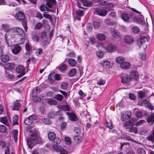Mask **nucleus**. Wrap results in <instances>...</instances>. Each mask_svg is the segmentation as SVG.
Instances as JSON below:
<instances>
[{"instance_id": "nucleus-1", "label": "nucleus", "mask_w": 154, "mask_h": 154, "mask_svg": "<svg viewBox=\"0 0 154 154\" xmlns=\"http://www.w3.org/2000/svg\"><path fill=\"white\" fill-rule=\"evenodd\" d=\"M15 35H18L20 40V44L23 43L26 37V34L23 30L22 28L14 27L10 29L7 31L5 35V38L7 44L9 46L12 45L11 40L14 38Z\"/></svg>"}, {"instance_id": "nucleus-2", "label": "nucleus", "mask_w": 154, "mask_h": 154, "mask_svg": "<svg viewBox=\"0 0 154 154\" xmlns=\"http://www.w3.org/2000/svg\"><path fill=\"white\" fill-rule=\"evenodd\" d=\"M40 138L36 133H32L30 137L27 139V143L28 147L32 149L35 144L40 142Z\"/></svg>"}, {"instance_id": "nucleus-3", "label": "nucleus", "mask_w": 154, "mask_h": 154, "mask_svg": "<svg viewBox=\"0 0 154 154\" xmlns=\"http://www.w3.org/2000/svg\"><path fill=\"white\" fill-rule=\"evenodd\" d=\"M15 17L16 19L22 22V25L23 26L25 31L26 32L27 29V23L26 20H25V15L21 11L17 12L15 14Z\"/></svg>"}, {"instance_id": "nucleus-4", "label": "nucleus", "mask_w": 154, "mask_h": 154, "mask_svg": "<svg viewBox=\"0 0 154 154\" xmlns=\"http://www.w3.org/2000/svg\"><path fill=\"white\" fill-rule=\"evenodd\" d=\"M84 14V11L80 9L77 10L75 13H73V16L74 19V22L75 25L77 24V21L79 22L81 20V17L83 16Z\"/></svg>"}, {"instance_id": "nucleus-5", "label": "nucleus", "mask_w": 154, "mask_h": 154, "mask_svg": "<svg viewBox=\"0 0 154 154\" xmlns=\"http://www.w3.org/2000/svg\"><path fill=\"white\" fill-rule=\"evenodd\" d=\"M150 38L149 35L146 34L145 35L141 36L138 40L137 44L140 47L145 46V41H148V40Z\"/></svg>"}, {"instance_id": "nucleus-6", "label": "nucleus", "mask_w": 154, "mask_h": 154, "mask_svg": "<svg viewBox=\"0 0 154 154\" xmlns=\"http://www.w3.org/2000/svg\"><path fill=\"white\" fill-rule=\"evenodd\" d=\"M131 116V113L130 111H127L122 112L121 113L120 119L122 121H126L129 119Z\"/></svg>"}, {"instance_id": "nucleus-7", "label": "nucleus", "mask_w": 154, "mask_h": 154, "mask_svg": "<svg viewBox=\"0 0 154 154\" xmlns=\"http://www.w3.org/2000/svg\"><path fill=\"white\" fill-rule=\"evenodd\" d=\"M94 13V14L102 16H104L106 15L107 13V11L104 9L100 8H97L95 9Z\"/></svg>"}, {"instance_id": "nucleus-8", "label": "nucleus", "mask_w": 154, "mask_h": 154, "mask_svg": "<svg viewBox=\"0 0 154 154\" xmlns=\"http://www.w3.org/2000/svg\"><path fill=\"white\" fill-rule=\"evenodd\" d=\"M16 71L17 73L20 74V75L17 76L18 77L24 75L25 73L24 68L21 65L17 67Z\"/></svg>"}, {"instance_id": "nucleus-9", "label": "nucleus", "mask_w": 154, "mask_h": 154, "mask_svg": "<svg viewBox=\"0 0 154 154\" xmlns=\"http://www.w3.org/2000/svg\"><path fill=\"white\" fill-rule=\"evenodd\" d=\"M103 48L107 51L112 53L113 52L116 51V45L112 44H109L107 45L106 47H103Z\"/></svg>"}, {"instance_id": "nucleus-10", "label": "nucleus", "mask_w": 154, "mask_h": 154, "mask_svg": "<svg viewBox=\"0 0 154 154\" xmlns=\"http://www.w3.org/2000/svg\"><path fill=\"white\" fill-rule=\"evenodd\" d=\"M67 116H68L69 119L73 122H75L78 120V118L75 114L72 112H66Z\"/></svg>"}, {"instance_id": "nucleus-11", "label": "nucleus", "mask_w": 154, "mask_h": 154, "mask_svg": "<svg viewBox=\"0 0 154 154\" xmlns=\"http://www.w3.org/2000/svg\"><path fill=\"white\" fill-rule=\"evenodd\" d=\"M124 40L126 43L129 44L132 43L134 41L133 38L131 36L129 35L125 36Z\"/></svg>"}, {"instance_id": "nucleus-12", "label": "nucleus", "mask_w": 154, "mask_h": 154, "mask_svg": "<svg viewBox=\"0 0 154 154\" xmlns=\"http://www.w3.org/2000/svg\"><path fill=\"white\" fill-rule=\"evenodd\" d=\"M131 80L136 79L138 77V73L137 72L133 71L129 75Z\"/></svg>"}, {"instance_id": "nucleus-13", "label": "nucleus", "mask_w": 154, "mask_h": 154, "mask_svg": "<svg viewBox=\"0 0 154 154\" xmlns=\"http://www.w3.org/2000/svg\"><path fill=\"white\" fill-rule=\"evenodd\" d=\"M131 66L130 63L127 62H122L120 65L121 67L124 69H129Z\"/></svg>"}, {"instance_id": "nucleus-14", "label": "nucleus", "mask_w": 154, "mask_h": 154, "mask_svg": "<svg viewBox=\"0 0 154 154\" xmlns=\"http://www.w3.org/2000/svg\"><path fill=\"white\" fill-rule=\"evenodd\" d=\"M21 50V48L20 46L16 45L13 48L12 51L14 54H17L20 52Z\"/></svg>"}, {"instance_id": "nucleus-15", "label": "nucleus", "mask_w": 154, "mask_h": 154, "mask_svg": "<svg viewBox=\"0 0 154 154\" xmlns=\"http://www.w3.org/2000/svg\"><path fill=\"white\" fill-rule=\"evenodd\" d=\"M148 123H150L151 125H153L154 122V113H151L148 117V119L147 120Z\"/></svg>"}, {"instance_id": "nucleus-16", "label": "nucleus", "mask_w": 154, "mask_h": 154, "mask_svg": "<svg viewBox=\"0 0 154 154\" xmlns=\"http://www.w3.org/2000/svg\"><path fill=\"white\" fill-rule=\"evenodd\" d=\"M1 59L2 61L3 62H8L10 59L8 55L7 54H3L1 56Z\"/></svg>"}, {"instance_id": "nucleus-17", "label": "nucleus", "mask_w": 154, "mask_h": 154, "mask_svg": "<svg viewBox=\"0 0 154 154\" xmlns=\"http://www.w3.org/2000/svg\"><path fill=\"white\" fill-rule=\"evenodd\" d=\"M121 80L123 83H126L131 81L129 75H128L122 77Z\"/></svg>"}, {"instance_id": "nucleus-18", "label": "nucleus", "mask_w": 154, "mask_h": 154, "mask_svg": "<svg viewBox=\"0 0 154 154\" xmlns=\"http://www.w3.org/2000/svg\"><path fill=\"white\" fill-rule=\"evenodd\" d=\"M133 123L131 120H129L126 122L124 123L123 126L126 129H128L131 126H133Z\"/></svg>"}, {"instance_id": "nucleus-19", "label": "nucleus", "mask_w": 154, "mask_h": 154, "mask_svg": "<svg viewBox=\"0 0 154 154\" xmlns=\"http://www.w3.org/2000/svg\"><path fill=\"white\" fill-rule=\"evenodd\" d=\"M48 139L50 140H54L56 138L55 134L53 132H50L48 134Z\"/></svg>"}, {"instance_id": "nucleus-20", "label": "nucleus", "mask_w": 154, "mask_h": 154, "mask_svg": "<svg viewBox=\"0 0 154 154\" xmlns=\"http://www.w3.org/2000/svg\"><path fill=\"white\" fill-rule=\"evenodd\" d=\"M58 108L63 111H69V106L68 105H60L58 106Z\"/></svg>"}, {"instance_id": "nucleus-21", "label": "nucleus", "mask_w": 154, "mask_h": 154, "mask_svg": "<svg viewBox=\"0 0 154 154\" xmlns=\"http://www.w3.org/2000/svg\"><path fill=\"white\" fill-rule=\"evenodd\" d=\"M48 2L46 5L49 8H51L53 6L55 5L56 3V2L55 0H47Z\"/></svg>"}, {"instance_id": "nucleus-22", "label": "nucleus", "mask_w": 154, "mask_h": 154, "mask_svg": "<svg viewBox=\"0 0 154 154\" xmlns=\"http://www.w3.org/2000/svg\"><path fill=\"white\" fill-rule=\"evenodd\" d=\"M97 38L99 40L104 41L106 38V35L102 33H99L97 35Z\"/></svg>"}, {"instance_id": "nucleus-23", "label": "nucleus", "mask_w": 154, "mask_h": 154, "mask_svg": "<svg viewBox=\"0 0 154 154\" xmlns=\"http://www.w3.org/2000/svg\"><path fill=\"white\" fill-rule=\"evenodd\" d=\"M138 103L141 105H144L146 107H148L150 103L146 100L144 99L142 101H139Z\"/></svg>"}, {"instance_id": "nucleus-24", "label": "nucleus", "mask_w": 154, "mask_h": 154, "mask_svg": "<svg viewBox=\"0 0 154 154\" xmlns=\"http://www.w3.org/2000/svg\"><path fill=\"white\" fill-rule=\"evenodd\" d=\"M100 64L104 68L106 69L109 67V62L108 61H103L100 63Z\"/></svg>"}, {"instance_id": "nucleus-25", "label": "nucleus", "mask_w": 154, "mask_h": 154, "mask_svg": "<svg viewBox=\"0 0 154 154\" xmlns=\"http://www.w3.org/2000/svg\"><path fill=\"white\" fill-rule=\"evenodd\" d=\"M121 17L123 20L125 21H128L130 19L128 15L125 13L122 14Z\"/></svg>"}, {"instance_id": "nucleus-26", "label": "nucleus", "mask_w": 154, "mask_h": 154, "mask_svg": "<svg viewBox=\"0 0 154 154\" xmlns=\"http://www.w3.org/2000/svg\"><path fill=\"white\" fill-rule=\"evenodd\" d=\"M5 67L7 70H11L15 68V65L14 63H8L6 64Z\"/></svg>"}, {"instance_id": "nucleus-27", "label": "nucleus", "mask_w": 154, "mask_h": 154, "mask_svg": "<svg viewBox=\"0 0 154 154\" xmlns=\"http://www.w3.org/2000/svg\"><path fill=\"white\" fill-rule=\"evenodd\" d=\"M18 132V131L17 130H14L12 132L14 141L16 142L17 141Z\"/></svg>"}, {"instance_id": "nucleus-28", "label": "nucleus", "mask_w": 154, "mask_h": 154, "mask_svg": "<svg viewBox=\"0 0 154 154\" xmlns=\"http://www.w3.org/2000/svg\"><path fill=\"white\" fill-rule=\"evenodd\" d=\"M129 132L136 134L137 133V128L135 127H132L129 128Z\"/></svg>"}, {"instance_id": "nucleus-29", "label": "nucleus", "mask_w": 154, "mask_h": 154, "mask_svg": "<svg viewBox=\"0 0 154 154\" xmlns=\"http://www.w3.org/2000/svg\"><path fill=\"white\" fill-rule=\"evenodd\" d=\"M125 58L122 57H117L116 59V62L118 63H120V64L123 62Z\"/></svg>"}, {"instance_id": "nucleus-30", "label": "nucleus", "mask_w": 154, "mask_h": 154, "mask_svg": "<svg viewBox=\"0 0 154 154\" xmlns=\"http://www.w3.org/2000/svg\"><path fill=\"white\" fill-rule=\"evenodd\" d=\"M68 63L69 65L72 67H74L76 65V61L70 58L68 60Z\"/></svg>"}, {"instance_id": "nucleus-31", "label": "nucleus", "mask_w": 154, "mask_h": 154, "mask_svg": "<svg viewBox=\"0 0 154 154\" xmlns=\"http://www.w3.org/2000/svg\"><path fill=\"white\" fill-rule=\"evenodd\" d=\"M123 139L128 141H131L135 143H137V142L133 140L128 135H124L123 137Z\"/></svg>"}, {"instance_id": "nucleus-32", "label": "nucleus", "mask_w": 154, "mask_h": 154, "mask_svg": "<svg viewBox=\"0 0 154 154\" xmlns=\"http://www.w3.org/2000/svg\"><path fill=\"white\" fill-rule=\"evenodd\" d=\"M77 70L76 69H72L69 72V75L70 76H73L75 74Z\"/></svg>"}, {"instance_id": "nucleus-33", "label": "nucleus", "mask_w": 154, "mask_h": 154, "mask_svg": "<svg viewBox=\"0 0 154 154\" xmlns=\"http://www.w3.org/2000/svg\"><path fill=\"white\" fill-rule=\"evenodd\" d=\"M0 121L6 125H8L9 124L7 118L5 117H2L0 120Z\"/></svg>"}, {"instance_id": "nucleus-34", "label": "nucleus", "mask_w": 154, "mask_h": 154, "mask_svg": "<svg viewBox=\"0 0 154 154\" xmlns=\"http://www.w3.org/2000/svg\"><path fill=\"white\" fill-rule=\"evenodd\" d=\"M40 89L39 88H37L35 89L32 93V96H35L40 92Z\"/></svg>"}, {"instance_id": "nucleus-35", "label": "nucleus", "mask_w": 154, "mask_h": 154, "mask_svg": "<svg viewBox=\"0 0 154 154\" xmlns=\"http://www.w3.org/2000/svg\"><path fill=\"white\" fill-rule=\"evenodd\" d=\"M74 140L75 142L79 143L81 141L82 138L80 136L78 135L75 136L74 137Z\"/></svg>"}, {"instance_id": "nucleus-36", "label": "nucleus", "mask_w": 154, "mask_h": 154, "mask_svg": "<svg viewBox=\"0 0 154 154\" xmlns=\"http://www.w3.org/2000/svg\"><path fill=\"white\" fill-rule=\"evenodd\" d=\"M40 10L42 11H50V9L45 5H42L40 6Z\"/></svg>"}, {"instance_id": "nucleus-37", "label": "nucleus", "mask_w": 154, "mask_h": 154, "mask_svg": "<svg viewBox=\"0 0 154 154\" xmlns=\"http://www.w3.org/2000/svg\"><path fill=\"white\" fill-rule=\"evenodd\" d=\"M64 140L67 145H69L71 144V139L69 137H65Z\"/></svg>"}, {"instance_id": "nucleus-38", "label": "nucleus", "mask_w": 154, "mask_h": 154, "mask_svg": "<svg viewBox=\"0 0 154 154\" xmlns=\"http://www.w3.org/2000/svg\"><path fill=\"white\" fill-rule=\"evenodd\" d=\"M2 28L5 31H8L9 29H10V28L9 26L6 24H5L2 25Z\"/></svg>"}, {"instance_id": "nucleus-39", "label": "nucleus", "mask_w": 154, "mask_h": 154, "mask_svg": "<svg viewBox=\"0 0 154 154\" xmlns=\"http://www.w3.org/2000/svg\"><path fill=\"white\" fill-rule=\"evenodd\" d=\"M84 6L87 7L92 6L93 5V3L91 2H88L87 1H85L83 3Z\"/></svg>"}, {"instance_id": "nucleus-40", "label": "nucleus", "mask_w": 154, "mask_h": 154, "mask_svg": "<svg viewBox=\"0 0 154 154\" xmlns=\"http://www.w3.org/2000/svg\"><path fill=\"white\" fill-rule=\"evenodd\" d=\"M104 52L102 51H98L97 52V55L98 57L99 58H102L104 55Z\"/></svg>"}, {"instance_id": "nucleus-41", "label": "nucleus", "mask_w": 154, "mask_h": 154, "mask_svg": "<svg viewBox=\"0 0 154 154\" xmlns=\"http://www.w3.org/2000/svg\"><path fill=\"white\" fill-rule=\"evenodd\" d=\"M7 130L6 127L3 125H0V132L2 133H4Z\"/></svg>"}, {"instance_id": "nucleus-42", "label": "nucleus", "mask_w": 154, "mask_h": 154, "mask_svg": "<svg viewBox=\"0 0 154 154\" xmlns=\"http://www.w3.org/2000/svg\"><path fill=\"white\" fill-rule=\"evenodd\" d=\"M146 139L149 141H154V133L152 132V134L147 137Z\"/></svg>"}, {"instance_id": "nucleus-43", "label": "nucleus", "mask_w": 154, "mask_h": 154, "mask_svg": "<svg viewBox=\"0 0 154 154\" xmlns=\"http://www.w3.org/2000/svg\"><path fill=\"white\" fill-rule=\"evenodd\" d=\"M137 152L138 154H146L145 150L142 148H139L138 149Z\"/></svg>"}, {"instance_id": "nucleus-44", "label": "nucleus", "mask_w": 154, "mask_h": 154, "mask_svg": "<svg viewBox=\"0 0 154 154\" xmlns=\"http://www.w3.org/2000/svg\"><path fill=\"white\" fill-rule=\"evenodd\" d=\"M68 86V84L67 83L65 82H63L61 83V88L63 90H65L67 88Z\"/></svg>"}, {"instance_id": "nucleus-45", "label": "nucleus", "mask_w": 154, "mask_h": 154, "mask_svg": "<svg viewBox=\"0 0 154 154\" xmlns=\"http://www.w3.org/2000/svg\"><path fill=\"white\" fill-rule=\"evenodd\" d=\"M55 98L56 100L60 101L62 100L63 98V96L61 94H57V95H56Z\"/></svg>"}, {"instance_id": "nucleus-46", "label": "nucleus", "mask_w": 154, "mask_h": 154, "mask_svg": "<svg viewBox=\"0 0 154 154\" xmlns=\"http://www.w3.org/2000/svg\"><path fill=\"white\" fill-rule=\"evenodd\" d=\"M145 96V93L142 91H139L138 93V97L140 99L143 98Z\"/></svg>"}, {"instance_id": "nucleus-47", "label": "nucleus", "mask_w": 154, "mask_h": 154, "mask_svg": "<svg viewBox=\"0 0 154 154\" xmlns=\"http://www.w3.org/2000/svg\"><path fill=\"white\" fill-rule=\"evenodd\" d=\"M67 68V66L65 64H63L60 65L59 69L60 71H63L66 69Z\"/></svg>"}, {"instance_id": "nucleus-48", "label": "nucleus", "mask_w": 154, "mask_h": 154, "mask_svg": "<svg viewBox=\"0 0 154 154\" xmlns=\"http://www.w3.org/2000/svg\"><path fill=\"white\" fill-rule=\"evenodd\" d=\"M54 149L57 152H59L61 148V147L58 146L57 145H54L53 146Z\"/></svg>"}, {"instance_id": "nucleus-49", "label": "nucleus", "mask_w": 154, "mask_h": 154, "mask_svg": "<svg viewBox=\"0 0 154 154\" xmlns=\"http://www.w3.org/2000/svg\"><path fill=\"white\" fill-rule=\"evenodd\" d=\"M42 121L44 123L46 124H49L51 123V121L48 119H42Z\"/></svg>"}, {"instance_id": "nucleus-50", "label": "nucleus", "mask_w": 154, "mask_h": 154, "mask_svg": "<svg viewBox=\"0 0 154 154\" xmlns=\"http://www.w3.org/2000/svg\"><path fill=\"white\" fill-rule=\"evenodd\" d=\"M43 16L44 17L50 20L51 21L52 20V17L51 15L46 14H43Z\"/></svg>"}, {"instance_id": "nucleus-51", "label": "nucleus", "mask_w": 154, "mask_h": 154, "mask_svg": "<svg viewBox=\"0 0 154 154\" xmlns=\"http://www.w3.org/2000/svg\"><path fill=\"white\" fill-rule=\"evenodd\" d=\"M106 124L108 128L110 129H112L113 127L112 126V122L111 121H110L109 122H106Z\"/></svg>"}, {"instance_id": "nucleus-52", "label": "nucleus", "mask_w": 154, "mask_h": 154, "mask_svg": "<svg viewBox=\"0 0 154 154\" xmlns=\"http://www.w3.org/2000/svg\"><path fill=\"white\" fill-rule=\"evenodd\" d=\"M32 122V121L29 119V117L26 119L24 121V123L26 125H30Z\"/></svg>"}, {"instance_id": "nucleus-53", "label": "nucleus", "mask_w": 154, "mask_h": 154, "mask_svg": "<svg viewBox=\"0 0 154 154\" xmlns=\"http://www.w3.org/2000/svg\"><path fill=\"white\" fill-rule=\"evenodd\" d=\"M55 116V112L53 111L49 112L48 115V117L50 118H53Z\"/></svg>"}, {"instance_id": "nucleus-54", "label": "nucleus", "mask_w": 154, "mask_h": 154, "mask_svg": "<svg viewBox=\"0 0 154 154\" xmlns=\"http://www.w3.org/2000/svg\"><path fill=\"white\" fill-rule=\"evenodd\" d=\"M132 30L134 33H138L140 31L139 29L137 26L133 27L132 29Z\"/></svg>"}, {"instance_id": "nucleus-55", "label": "nucleus", "mask_w": 154, "mask_h": 154, "mask_svg": "<svg viewBox=\"0 0 154 154\" xmlns=\"http://www.w3.org/2000/svg\"><path fill=\"white\" fill-rule=\"evenodd\" d=\"M18 119V117L16 116L14 117L13 118V122L14 125H17L18 124V122H17V120Z\"/></svg>"}, {"instance_id": "nucleus-56", "label": "nucleus", "mask_w": 154, "mask_h": 154, "mask_svg": "<svg viewBox=\"0 0 154 154\" xmlns=\"http://www.w3.org/2000/svg\"><path fill=\"white\" fill-rule=\"evenodd\" d=\"M42 26V23H37L35 27V28L37 29H39L41 28Z\"/></svg>"}, {"instance_id": "nucleus-57", "label": "nucleus", "mask_w": 154, "mask_h": 154, "mask_svg": "<svg viewBox=\"0 0 154 154\" xmlns=\"http://www.w3.org/2000/svg\"><path fill=\"white\" fill-rule=\"evenodd\" d=\"M43 52V50L41 48H39L37 49L36 51V53L38 55L42 54Z\"/></svg>"}, {"instance_id": "nucleus-58", "label": "nucleus", "mask_w": 154, "mask_h": 154, "mask_svg": "<svg viewBox=\"0 0 154 154\" xmlns=\"http://www.w3.org/2000/svg\"><path fill=\"white\" fill-rule=\"evenodd\" d=\"M59 152L60 153V154H67V151L61 148Z\"/></svg>"}, {"instance_id": "nucleus-59", "label": "nucleus", "mask_w": 154, "mask_h": 154, "mask_svg": "<svg viewBox=\"0 0 154 154\" xmlns=\"http://www.w3.org/2000/svg\"><path fill=\"white\" fill-rule=\"evenodd\" d=\"M29 119L32 122L34 120H35L37 119L36 116L34 115H32L31 116H29Z\"/></svg>"}, {"instance_id": "nucleus-60", "label": "nucleus", "mask_w": 154, "mask_h": 154, "mask_svg": "<svg viewBox=\"0 0 154 154\" xmlns=\"http://www.w3.org/2000/svg\"><path fill=\"white\" fill-rule=\"evenodd\" d=\"M93 25L95 28H98L100 26L99 23L97 21H94L93 23Z\"/></svg>"}, {"instance_id": "nucleus-61", "label": "nucleus", "mask_w": 154, "mask_h": 154, "mask_svg": "<svg viewBox=\"0 0 154 154\" xmlns=\"http://www.w3.org/2000/svg\"><path fill=\"white\" fill-rule=\"evenodd\" d=\"M41 38H43L44 39H45L44 42H45L46 41V42L47 37L45 33L43 32L42 33Z\"/></svg>"}, {"instance_id": "nucleus-62", "label": "nucleus", "mask_w": 154, "mask_h": 154, "mask_svg": "<svg viewBox=\"0 0 154 154\" xmlns=\"http://www.w3.org/2000/svg\"><path fill=\"white\" fill-rule=\"evenodd\" d=\"M5 154H13V152H12L11 153L9 148L8 147H6V149H5Z\"/></svg>"}, {"instance_id": "nucleus-63", "label": "nucleus", "mask_w": 154, "mask_h": 154, "mask_svg": "<svg viewBox=\"0 0 154 154\" xmlns=\"http://www.w3.org/2000/svg\"><path fill=\"white\" fill-rule=\"evenodd\" d=\"M136 116L137 117L140 118L142 116V114L141 112L137 111L136 114Z\"/></svg>"}, {"instance_id": "nucleus-64", "label": "nucleus", "mask_w": 154, "mask_h": 154, "mask_svg": "<svg viewBox=\"0 0 154 154\" xmlns=\"http://www.w3.org/2000/svg\"><path fill=\"white\" fill-rule=\"evenodd\" d=\"M90 42L92 45H94L95 42V38L94 37H91L89 38Z\"/></svg>"}]
</instances>
